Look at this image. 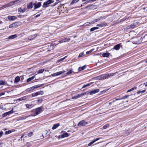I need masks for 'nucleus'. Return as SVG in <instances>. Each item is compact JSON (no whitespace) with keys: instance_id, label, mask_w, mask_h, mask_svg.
I'll list each match as a JSON object with an SVG mask.
<instances>
[{"instance_id":"obj_50","label":"nucleus","mask_w":147,"mask_h":147,"mask_svg":"<svg viewBox=\"0 0 147 147\" xmlns=\"http://www.w3.org/2000/svg\"><path fill=\"white\" fill-rule=\"evenodd\" d=\"M72 73V71L71 70H69L68 71L67 73H66V74L67 75H68L69 74Z\"/></svg>"},{"instance_id":"obj_19","label":"nucleus","mask_w":147,"mask_h":147,"mask_svg":"<svg viewBox=\"0 0 147 147\" xmlns=\"http://www.w3.org/2000/svg\"><path fill=\"white\" fill-rule=\"evenodd\" d=\"M70 39L69 38H61V41L62 42H68L69 40H70Z\"/></svg>"},{"instance_id":"obj_62","label":"nucleus","mask_w":147,"mask_h":147,"mask_svg":"<svg viewBox=\"0 0 147 147\" xmlns=\"http://www.w3.org/2000/svg\"><path fill=\"white\" fill-rule=\"evenodd\" d=\"M21 78V80L22 81L24 80V78L23 76H20Z\"/></svg>"},{"instance_id":"obj_52","label":"nucleus","mask_w":147,"mask_h":147,"mask_svg":"<svg viewBox=\"0 0 147 147\" xmlns=\"http://www.w3.org/2000/svg\"><path fill=\"white\" fill-rule=\"evenodd\" d=\"M5 84V82L3 81H0V86L4 85Z\"/></svg>"},{"instance_id":"obj_34","label":"nucleus","mask_w":147,"mask_h":147,"mask_svg":"<svg viewBox=\"0 0 147 147\" xmlns=\"http://www.w3.org/2000/svg\"><path fill=\"white\" fill-rule=\"evenodd\" d=\"M79 1V0H73L71 2V3H70V4L72 5L73 4H74V3H77Z\"/></svg>"},{"instance_id":"obj_16","label":"nucleus","mask_w":147,"mask_h":147,"mask_svg":"<svg viewBox=\"0 0 147 147\" xmlns=\"http://www.w3.org/2000/svg\"><path fill=\"white\" fill-rule=\"evenodd\" d=\"M27 8L28 9H32L33 7V3L32 2H30L27 4Z\"/></svg>"},{"instance_id":"obj_17","label":"nucleus","mask_w":147,"mask_h":147,"mask_svg":"<svg viewBox=\"0 0 147 147\" xmlns=\"http://www.w3.org/2000/svg\"><path fill=\"white\" fill-rule=\"evenodd\" d=\"M44 85V84H42L40 85H34L32 87V88L33 90L35 89H36L39 87H40Z\"/></svg>"},{"instance_id":"obj_25","label":"nucleus","mask_w":147,"mask_h":147,"mask_svg":"<svg viewBox=\"0 0 147 147\" xmlns=\"http://www.w3.org/2000/svg\"><path fill=\"white\" fill-rule=\"evenodd\" d=\"M86 66L85 65H84L82 67H79L78 68V70L79 71H82V70H83L84 69H86Z\"/></svg>"},{"instance_id":"obj_6","label":"nucleus","mask_w":147,"mask_h":147,"mask_svg":"<svg viewBox=\"0 0 147 147\" xmlns=\"http://www.w3.org/2000/svg\"><path fill=\"white\" fill-rule=\"evenodd\" d=\"M88 123L85 121L84 120H82L80 121L78 123V125L80 127H82L86 126Z\"/></svg>"},{"instance_id":"obj_3","label":"nucleus","mask_w":147,"mask_h":147,"mask_svg":"<svg viewBox=\"0 0 147 147\" xmlns=\"http://www.w3.org/2000/svg\"><path fill=\"white\" fill-rule=\"evenodd\" d=\"M145 22H136L133 24H131L130 25V27L131 28H133L138 26L140 24H144Z\"/></svg>"},{"instance_id":"obj_20","label":"nucleus","mask_w":147,"mask_h":147,"mask_svg":"<svg viewBox=\"0 0 147 147\" xmlns=\"http://www.w3.org/2000/svg\"><path fill=\"white\" fill-rule=\"evenodd\" d=\"M69 135L68 134L67 132L63 133L62 135H61V138H63L65 137H68L69 136Z\"/></svg>"},{"instance_id":"obj_45","label":"nucleus","mask_w":147,"mask_h":147,"mask_svg":"<svg viewBox=\"0 0 147 147\" xmlns=\"http://www.w3.org/2000/svg\"><path fill=\"white\" fill-rule=\"evenodd\" d=\"M32 134L33 132L31 131L27 134V135L29 137H30L32 135Z\"/></svg>"},{"instance_id":"obj_51","label":"nucleus","mask_w":147,"mask_h":147,"mask_svg":"<svg viewBox=\"0 0 147 147\" xmlns=\"http://www.w3.org/2000/svg\"><path fill=\"white\" fill-rule=\"evenodd\" d=\"M120 100V99H119V98H114L113 99V100L112 101V102H113L115 101L116 100Z\"/></svg>"},{"instance_id":"obj_14","label":"nucleus","mask_w":147,"mask_h":147,"mask_svg":"<svg viewBox=\"0 0 147 147\" xmlns=\"http://www.w3.org/2000/svg\"><path fill=\"white\" fill-rule=\"evenodd\" d=\"M37 36V34H34L31 35L30 36L28 37V39L30 40H33L36 38Z\"/></svg>"},{"instance_id":"obj_38","label":"nucleus","mask_w":147,"mask_h":147,"mask_svg":"<svg viewBox=\"0 0 147 147\" xmlns=\"http://www.w3.org/2000/svg\"><path fill=\"white\" fill-rule=\"evenodd\" d=\"M136 87H134V88H131V89H130L128 90L127 91V92H130L132 91H133V90H134V89H136Z\"/></svg>"},{"instance_id":"obj_29","label":"nucleus","mask_w":147,"mask_h":147,"mask_svg":"<svg viewBox=\"0 0 147 147\" xmlns=\"http://www.w3.org/2000/svg\"><path fill=\"white\" fill-rule=\"evenodd\" d=\"M129 96V95H126L124 96H123L122 97H119V99H120V100L122 99H125L126 98H128Z\"/></svg>"},{"instance_id":"obj_55","label":"nucleus","mask_w":147,"mask_h":147,"mask_svg":"<svg viewBox=\"0 0 147 147\" xmlns=\"http://www.w3.org/2000/svg\"><path fill=\"white\" fill-rule=\"evenodd\" d=\"M13 27H14V24H13V23L9 25V28H11Z\"/></svg>"},{"instance_id":"obj_4","label":"nucleus","mask_w":147,"mask_h":147,"mask_svg":"<svg viewBox=\"0 0 147 147\" xmlns=\"http://www.w3.org/2000/svg\"><path fill=\"white\" fill-rule=\"evenodd\" d=\"M18 1V0H17L11 2L7 4L4 5L3 6V8L8 7L14 5H15L16 4V3Z\"/></svg>"},{"instance_id":"obj_18","label":"nucleus","mask_w":147,"mask_h":147,"mask_svg":"<svg viewBox=\"0 0 147 147\" xmlns=\"http://www.w3.org/2000/svg\"><path fill=\"white\" fill-rule=\"evenodd\" d=\"M22 24V23L20 22H16L13 23V24H14V26L15 28L20 26Z\"/></svg>"},{"instance_id":"obj_56","label":"nucleus","mask_w":147,"mask_h":147,"mask_svg":"<svg viewBox=\"0 0 147 147\" xmlns=\"http://www.w3.org/2000/svg\"><path fill=\"white\" fill-rule=\"evenodd\" d=\"M7 113H4L2 115V116L3 117H4L6 116H7Z\"/></svg>"},{"instance_id":"obj_8","label":"nucleus","mask_w":147,"mask_h":147,"mask_svg":"<svg viewBox=\"0 0 147 147\" xmlns=\"http://www.w3.org/2000/svg\"><path fill=\"white\" fill-rule=\"evenodd\" d=\"M100 19H95L93 21H91L89 22H87L84 24L85 26H88L90 24H94L95 22H96L98 21Z\"/></svg>"},{"instance_id":"obj_53","label":"nucleus","mask_w":147,"mask_h":147,"mask_svg":"<svg viewBox=\"0 0 147 147\" xmlns=\"http://www.w3.org/2000/svg\"><path fill=\"white\" fill-rule=\"evenodd\" d=\"M28 116H27L22 117H21V119L22 120H24L26 119V118H28Z\"/></svg>"},{"instance_id":"obj_26","label":"nucleus","mask_w":147,"mask_h":147,"mask_svg":"<svg viewBox=\"0 0 147 147\" xmlns=\"http://www.w3.org/2000/svg\"><path fill=\"white\" fill-rule=\"evenodd\" d=\"M17 37V36L16 34H14L13 35H12L9 36L8 37L9 39H13L14 38H16Z\"/></svg>"},{"instance_id":"obj_58","label":"nucleus","mask_w":147,"mask_h":147,"mask_svg":"<svg viewBox=\"0 0 147 147\" xmlns=\"http://www.w3.org/2000/svg\"><path fill=\"white\" fill-rule=\"evenodd\" d=\"M14 16H8L7 18H13L14 17Z\"/></svg>"},{"instance_id":"obj_23","label":"nucleus","mask_w":147,"mask_h":147,"mask_svg":"<svg viewBox=\"0 0 147 147\" xmlns=\"http://www.w3.org/2000/svg\"><path fill=\"white\" fill-rule=\"evenodd\" d=\"M25 106L28 109H30L32 107H33L34 106L32 104H26L25 105Z\"/></svg>"},{"instance_id":"obj_43","label":"nucleus","mask_w":147,"mask_h":147,"mask_svg":"<svg viewBox=\"0 0 147 147\" xmlns=\"http://www.w3.org/2000/svg\"><path fill=\"white\" fill-rule=\"evenodd\" d=\"M84 55H84V53L83 52H82V53H80L79 54V56H78V57H81L84 56Z\"/></svg>"},{"instance_id":"obj_7","label":"nucleus","mask_w":147,"mask_h":147,"mask_svg":"<svg viewBox=\"0 0 147 147\" xmlns=\"http://www.w3.org/2000/svg\"><path fill=\"white\" fill-rule=\"evenodd\" d=\"M54 2V1L52 0H48L46 2L44 3L42 5V7L44 8L48 6V5Z\"/></svg>"},{"instance_id":"obj_60","label":"nucleus","mask_w":147,"mask_h":147,"mask_svg":"<svg viewBox=\"0 0 147 147\" xmlns=\"http://www.w3.org/2000/svg\"><path fill=\"white\" fill-rule=\"evenodd\" d=\"M5 94V92H2L0 94V95L1 96L4 95V94Z\"/></svg>"},{"instance_id":"obj_15","label":"nucleus","mask_w":147,"mask_h":147,"mask_svg":"<svg viewBox=\"0 0 147 147\" xmlns=\"http://www.w3.org/2000/svg\"><path fill=\"white\" fill-rule=\"evenodd\" d=\"M107 25V23L105 22L101 23L100 24H98L97 25V26L98 27H105Z\"/></svg>"},{"instance_id":"obj_61","label":"nucleus","mask_w":147,"mask_h":147,"mask_svg":"<svg viewBox=\"0 0 147 147\" xmlns=\"http://www.w3.org/2000/svg\"><path fill=\"white\" fill-rule=\"evenodd\" d=\"M3 134V132L2 131H1V132L0 131V138L2 136Z\"/></svg>"},{"instance_id":"obj_64","label":"nucleus","mask_w":147,"mask_h":147,"mask_svg":"<svg viewBox=\"0 0 147 147\" xmlns=\"http://www.w3.org/2000/svg\"><path fill=\"white\" fill-rule=\"evenodd\" d=\"M144 84L145 85V86H147V82L144 83Z\"/></svg>"},{"instance_id":"obj_35","label":"nucleus","mask_w":147,"mask_h":147,"mask_svg":"<svg viewBox=\"0 0 147 147\" xmlns=\"http://www.w3.org/2000/svg\"><path fill=\"white\" fill-rule=\"evenodd\" d=\"M19 11L20 12L23 13L24 12L26 11V9L24 8L23 9H21V8L19 9Z\"/></svg>"},{"instance_id":"obj_41","label":"nucleus","mask_w":147,"mask_h":147,"mask_svg":"<svg viewBox=\"0 0 147 147\" xmlns=\"http://www.w3.org/2000/svg\"><path fill=\"white\" fill-rule=\"evenodd\" d=\"M42 101V99L40 98H38V100H37V102L39 103H41Z\"/></svg>"},{"instance_id":"obj_10","label":"nucleus","mask_w":147,"mask_h":147,"mask_svg":"<svg viewBox=\"0 0 147 147\" xmlns=\"http://www.w3.org/2000/svg\"><path fill=\"white\" fill-rule=\"evenodd\" d=\"M121 43L118 44L114 46L113 48L112 49H115L117 51L121 47Z\"/></svg>"},{"instance_id":"obj_21","label":"nucleus","mask_w":147,"mask_h":147,"mask_svg":"<svg viewBox=\"0 0 147 147\" xmlns=\"http://www.w3.org/2000/svg\"><path fill=\"white\" fill-rule=\"evenodd\" d=\"M59 125L60 124L59 123L55 124L53 125L52 129L53 130L57 128Z\"/></svg>"},{"instance_id":"obj_33","label":"nucleus","mask_w":147,"mask_h":147,"mask_svg":"<svg viewBox=\"0 0 147 147\" xmlns=\"http://www.w3.org/2000/svg\"><path fill=\"white\" fill-rule=\"evenodd\" d=\"M146 91V90H142V91H137L136 93L138 94H139L140 93H141L142 94L143 93H144Z\"/></svg>"},{"instance_id":"obj_13","label":"nucleus","mask_w":147,"mask_h":147,"mask_svg":"<svg viewBox=\"0 0 147 147\" xmlns=\"http://www.w3.org/2000/svg\"><path fill=\"white\" fill-rule=\"evenodd\" d=\"M34 9H35L39 8L40 7L41 5V2H38L37 3H34Z\"/></svg>"},{"instance_id":"obj_24","label":"nucleus","mask_w":147,"mask_h":147,"mask_svg":"<svg viewBox=\"0 0 147 147\" xmlns=\"http://www.w3.org/2000/svg\"><path fill=\"white\" fill-rule=\"evenodd\" d=\"M110 55V53L107 52L106 53H104L102 54V56L104 57H108Z\"/></svg>"},{"instance_id":"obj_42","label":"nucleus","mask_w":147,"mask_h":147,"mask_svg":"<svg viewBox=\"0 0 147 147\" xmlns=\"http://www.w3.org/2000/svg\"><path fill=\"white\" fill-rule=\"evenodd\" d=\"M89 94L88 92H86L83 93H81V94H80L81 96H82L83 95H85L87 94Z\"/></svg>"},{"instance_id":"obj_9","label":"nucleus","mask_w":147,"mask_h":147,"mask_svg":"<svg viewBox=\"0 0 147 147\" xmlns=\"http://www.w3.org/2000/svg\"><path fill=\"white\" fill-rule=\"evenodd\" d=\"M31 98V95H26L25 96L22 97L19 99V100L20 101L28 99Z\"/></svg>"},{"instance_id":"obj_22","label":"nucleus","mask_w":147,"mask_h":147,"mask_svg":"<svg viewBox=\"0 0 147 147\" xmlns=\"http://www.w3.org/2000/svg\"><path fill=\"white\" fill-rule=\"evenodd\" d=\"M40 94V92H36V93H32L31 94V96L33 97L34 96H37L38 95H39Z\"/></svg>"},{"instance_id":"obj_48","label":"nucleus","mask_w":147,"mask_h":147,"mask_svg":"<svg viewBox=\"0 0 147 147\" xmlns=\"http://www.w3.org/2000/svg\"><path fill=\"white\" fill-rule=\"evenodd\" d=\"M12 131L11 130H8L5 132V134H8L11 133Z\"/></svg>"},{"instance_id":"obj_30","label":"nucleus","mask_w":147,"mask_h":147,"mask_svg":"<svg viewBox=\"0 0 147 147\" xmlns=\"http://www.w3.org/2000/svg\"><path fill=\"white\" fill-rule=\"evenodd\" d=\"M124 20V19H121L120 21H119V19L117 20L116 22H115V24H117L119 23L122 22Z\"/></svg>"},{"instance_id":"obj_2","label":"nucleus","mask_w":147,"mask_h":147,"mask_svg":"<svg viewBox=\"0 0 147 147\" xmlns=\"http://www.w3.org/2000/svg\"><path fill=\"white\" fill-rule=\"evenodd\" d=\"M146 35H145V36H144L143 37L142 36L141 38L138 37L135 39V41L136 42L135 43L136 44H139L141 42H146L147 41L145 40H143V39H144L145 38V36H146Z\"/></svg>"},{"instance_id":"obj_40","label":"nucleus","mask_w":147,"mask_h":147,"mask_svg":"<svg viewBox=\"0 0 147 147\" xmlns=\"http://www.w3.org/2000/svg\"><path fill=\"white\" fill-rule=\"evenodd\" d=\"M13 109H12L11 111H10L8 112H7L6 113H7V115H10V114L12 113H13Z\"/></svg>"},{"instance_id":"obj_31","label":"nucleus","mask_w":147,"mask_h":147,"mask_svg":"<svg viewBox=\"0 0 147 147\" xmlns=\"http://www.w3.org/2000/svg\"><path fill=\"white\" fill-rule=\"evenodd\" d=\"M98 29V27H94L92 28H91L90 29V32H92L94 31V30L97 29Z\"/></svg>"},{"instance_id":"obj_37","label":"nucleus","mask_w":147,"mask_h":147,"mask_svg":"<svg viewBox=\"0 0 147 147\" xmlns=\"http://www.w3.org/2000/svg\"><path fill=\"white\" fill-rule=\"evenodd\" d=\"M91 84V83H88V84H86V85H84L82 87V88H85L86 87H87L88 86H90Z\"/></svg>"},{"instance_id":"obj_5","label":"nucleus","mask_w":147,"mask_h":147,"mask_svg":"<svg viewBox=\"0 0 147 147\" xmlns=\"http://www.w3.org/2000/svg\"><path fill=\"white\" fill-rule=\"evenodd\" d=\"M42 111V110L41 107H38L36 108L35 109V113L34 114V116L40 114Z\"/></svg>"},{"instance_id":"obj_28","label":"nucleus","mask_w":147,"mask_h":147,"mask_svg":"<svg viewBox=\"0 0 147 147\" xmlns=\"http://www.w3.org/2000/svg\"><path fill=\"white\" fill-rule=\"evenodd\" d=\"M35 78V76H34L30 78H28L26 80V81L27 82H29L33 79Z\"/></svg>"},{"instance_id":"obj_12","label":"nucleus","mask_w":147,"mask_h":147,"mask_svg":"<svg viewBox=\"0 0 147 147\" xmlns=\"http://www.w3.org/2000/svg\"><path fill=\"white\" fill-rule=\"evenodd\" d=\"M64 72V71H60L59 72H57L56 73H55L53 74H52V76H57L59 75H61V74H62Z\"/></svg>"},{"instance_id":"obj_54","label":"nucleus","mask_w":147,"mask_h":147,"mask_svg":"<svg viewBox=\"0 0 147 147\" xmlns=\"http://www.w3.org/2000/svg\"><path fill=\"white\" fill-rule=\"evenodd\" d=\"M58 3V2H56L55 3H54L52 5H51V7H54Z\"/></svg>"},{"instance_id":"obj_44","label":"nucleus","mask_w":147,"mask_h":147,"mask_svg":"<svg viewBox=\"0 0 147 147\" xmlns=\"http://www.w3.org/2000/svg\"><path fill=\"white\" fill-rule=\"evenodd\" d=\"M95 141H94V140H92V142H90L88 144V146H91L92 144H93L95 142Z\"/></svg>"},{"instance_id":"obj_11","label":"nucleus","mask_w":147,"mask_h":147,"mask_svg":"<svg viewBox=\"0 0 147 147\" xmlns=\"http://www.w3.org/2000/svg\"><path fill=\"white\" fill-rule=\"evenodd\" d=\"M100 90L99 89H97L90 92L88 93L89 94H90V95H92L98 92Z\"/></svg>"},{"instance_id":"obj_63","label":"nucleus","mask_w":147,"mask_h":147,"mask_svg":"<svg viewBox=\"0 0 147 147\" xmlns=\"http://www.w3.org/2000/svg\"><path fill=\"white\" fill-rule=\"evenodd\" d=\"M40 16L39 14H38L36 16H35L34 17L37 18L38 17Z\"/></svg>"},{"instance_id":"obj_36","label":"nucleus","mask_w":147,"mask_h":147,"mask_svg":"<svg viewBox=\"0 0 147 147\" xmlns=\"http://www.w3.org/2000/svg\"><path fill=\"white\" fill-rule=\"evenodd\" d=\"M32 88H32V87L29 88L27 89L25 91L27 92H30L32 90H33Z\"/></svg>"},{"instance_id":"obj_39","label":"nucleus","mask_w":147,"mask_h":147,"mask_svg":"<svg viewBox=\"0 0 147 147\" xmlns=\"http://www.w3.org/2000/svg\"><path fill=\"white\" fill-rule=\"evenodd\" d=\"M109 89V88H106L105 90H103L101 91L100 92V93L101 94H103L105 93L106 91H107Z\"/></svg>"},{"instance_id":"obj_32","label":"nucleus","mask_w":147,"mask_h":147,"mask_svg":"<svg viewBox=\"0 0 147 147\" xmlns=\"http://www.w3.org/2000/svg\"><path fill=\"white\" fill-rule=\"evenodd\" d=\"M67 56H65V57H64L62 58H61V59H58L57 61V63H59L62 61H63V60L66 57H67Z\"/></svg>"},{"instance_id":"obj_57","label":"nucleus","mask_w":147,"mask_h":147,"mask_svg":"<svg viewBox=\"0 0 147 147\" xmlns=\"http://www.w3.org/2000/svg\"><path fill=\"white\" fill-rule=\"evenodd\" d=\"M78 98V95L76 96H74L72 97V98L73 99H77Z\"/></svg>"},{"instance_id":"obj_49","label":"nucleus","mask_w":147,"mask_h":147,"mask_svg":"<svg viewBox=\"0 0 147 147\" xmlns=\"http://www.w3.org/2000/svg\"><path fill=\"white\" fill-rule=\"evenodd\" d=\"M93 49L90 50V51H87L86 52V53L87 54H89L91 52H92L93 51Z\"/></svg>"},{"instance_id":"obj_46","label":"nucleus","mask_w":147,"mask_h":147,"mask_svg":"<svg viewBox=\"0 0 147 147\" xmlns=\"http://www.w3.org/2000/svg\"><path fill=\"white\" fill-rule=\"evenodd\" d=\"M109 124H106L103 126V128L104 129H106L108 127H109Z\"/></svg>"},{"instance_id":"obj_27","label":"nucleus","mask_w":147,"mask_h":147,"mask_svg":"<svg viewBox=\"0 0 147 147\" xmlns=\"http://www.w3.org/2000/svg\"><path fill=\"white\" fill-rule=\"evenodd\" d=\"M20 77L19 76H17L16 77L15 79L14 82L15 83L18 82L20 81Z\"/></svg>"},{"instance_id":"obj_59","label":"nucleus","mask_w":147,"mask_h":147,"mask_svg":"<svg viewBox=\"0 0 147 147\" xmlns=\"http://www.w3.org/2000/svg\"><path fill=\"white\" fill-rule=\"evenodd\" d=\"M100 139V138H96V139H94V141H95V142L96 141L98 140H99Z\"/></svg>"},{"instance_id":"obj_1","label":"nucleus","mask_w":147,"mask_h":147,"mask_svg":"<svg viewBox=\"0 0 147 147\" xmlns=\"http://www.w3.org/2000/svg\"><path fill=\"white\" fill-rule=\"evenodd\" d=\"M115 74L113 73H110L107 74H104L100 75L96 77L97 79L99 80H102L108 78L111 76H113Z\"/></svg>"},{"instance_id":"obj_47","label":"nucleus","mask_w":147,"mask_h":147,"mask_svg":"<svg viewBox=\"0 0 147 147\" xmlns=\"http://www.w3.org/2000/svg\"><path fill=\"white\" fill-rule=\"evenodd\" d=\"M44 71V69H40L38 71V73H42Z\"/></svg>"}]
</instances>
